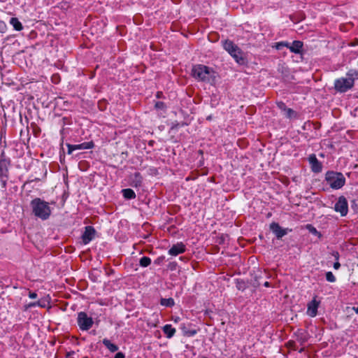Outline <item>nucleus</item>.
<instances>
[{"mask_svg": "<svg viewBox=\"0 0 358 358\" xmlns=\"http://www.w3.org/2000/svg\"><path fill=\"white\" fill-rule=\"evenodd\" d=\"M279 106H280L281 108H285V105L283 103H280L279 104Z\"/></svg>", "mask_w": 358, "mask_h": 358, "instance_id": "nucleus-42", "label": "nucleus"}, {"mask_svg": "<svg viewBox=\"0 0 358 358\" xmlns=\"http://www.w3.org/2000/svg\"><path fill=\"white\" fill-rule=\"evenodd\" d=\"M123 196L127 199H132L136 197V194L131 189H122Z\"/></svg>", "mask_w": 358, "mask_h": 358, "instance_id": "nucleus-21", "label": "nucleus"}, {"mask_svg": "<svg viewBox=\"0 0 358 358\" xmlns=\"http://www.w3.org/2000/svg\"><path fill=\"white\" fill-rule=\"evenodd\" d=\"M35 306H41V307H43V306L42 304H41L39 301L30 303L28 305V307H29V308L30 307H35Z\"/></svg>", "mask_w": 358, "mask_h": 358, "instance_id": "nucleus-31", "label": "nucleus"}, {"mask_svg": "<svg viewBox=\"0 0 358 358\" xmlns=\"http://www.w3.org/2000/svg\"><path fill=\"white\" fill-rule=\"evenodd\" d=\"M263 285L266 287H268L270 286L269 285V282L268 281H265Z\"/></svg>", "mask_w": 358, "mask_h": 358, "instance_id": "nucleus-40", "label": "nucleus"}, {"mask_svg": "<svg viewBox=\"0 0 358 358\" xmlns=\"http://www.w3.org/2000/svg\"><path fill=\"white\" fill-rule=\"evenodd\" d=\"M8 172L7 168L6 166V162L4 161L0 162V178L2 176H6Z\"/></svg>", "mask_w": 358, "mask_h": 358, "instance_id": "nucleus-26", "label": "nucleus"}, {"mask_svg": "<svg viewBox=\"0 0 358 358\" xmlns=\"http://www.w3.org/2000/svg\"><path fill=\"white\" fill-rule=\"evenodd\" d=\"M320 305V301H317L315 298H314L310 303L308 304L307 308V314L310 317H315L317 313V308Z\"/></svg>", "mask_w": 358, "mask_h": 358, "instance_id": "nucleus-10", "label": "nucleus"}, {"mask_svg": "<svg viewBox=\"0 0 358 358\" xmlns=\"http://www.w3.org/2000/svg\"><path fill=\"white\" fill-rule=\"evenodd\" d=\"M334 210L340 213L341 216H345L348 212V204L345 196H341L335 204Z\"/></svg>", "mask_w": 358, "mask_h": 358, "instance_id": "nucleus-6", "label": "nucleus"}, {"mask_svg": "<svg viewBox=\"0 0 358 358\" xmlns=\"http://www.w3.org/2000/svg\"><path fill=\"white\" fill-rule=\"evenodd\" d=\"M115 358H125V356L122 352H119L115 355Z\"/></svg>", "mask_w": 358, "mask_h": 358, "instance_id": "nucleus-35", "label": "nucleus"}, {"mask_svg": "<svg viewBox=\"0 0 358 358\" xmlns=\"http://www.w3.org/2000/svg\"><path fill=\"white\" fill-rule=\"evenodd\" d=\"M308 162L313 172L319 173L322 171V164L318 161L315 155H310L308 157Z\"/></svg>", "mask_w": 358, "mask_h": 358, "instance_id": "nucleus-9", "label": "nucleus"}, {"mask_svg": "<svg viewBox=\"0 0 358 358\" xmlns=\"http://www.w3.org/2000/svg\"><path fill=\"white\" fill-rule=\"evenodd\" d=\"M155 108L157 109H164L165 108V104L164 102L162 101H157L156 103H155Z\"/></svg>", "mask_w": 358, "mask_h": 358, "instance_id": "nucleus-30", "label": "nucleus"}, {"mask_svg": "<svg viewBox=\"0 0 358 358\" xmlns=\"http://www.w3.org/2000/svg\"><path fill=\"white\" fill-rule=\"evenodd\" d=\"M234 50H236V52L233 50V52H229L230 55L235 59L237 63L243 64L244 62L243 52L238 47L235 48Z\"/></svg>", "mask_w": 358, "mask_h": 358, "instance_id": "nucleus-13", "label": "nucleus"}, {"mask_svg": "<svg viewBox=\"0 0 358 358\" xmlns=\"http://www.w3.org/2000/svg\"><path fill=\"white\" fill-rule=\"evenodd\" d=\"M132 183L134 186H140L143 181V177L139 172H136L131 176Z\"/></svg>", "mask_w": 358, "mask_h": 358, "instance_id": "nucleus-17", "label": "nucleus"}, {"mask_svg": "<svg viewBox=\"0 0 358 358\" xmlns=\"http://www.w3.org/2000/svg\"><path fill=\"white\" fill-rule=\"evenodd\" d=\"M31 206L34 215L41 220H47L51 214L49 203L39 198L33 199L31 201Z\"/></svg>", "mask_w": 358, "mask_h": 358, "instance_id": "nucleus-2", "label": "nucleus"}, {"mask_svg": "<svg viewBox=\"0 0 358 358\" xmlns=\"http://www.w3.org/2000/svg\"><path fill=\"white\" fill-rule=\"evenodd\" d=\"M354 86V83L350 76H347L345 78L342 77L336 79L334 81V88L335 90L341 93L345 92L349 90L352 89Z\"/></svg>", "mask_w": 358, "mask_h": 358, "instance_id": "nucleus-4", "label": "nucleus"}, {"mask_svg": "<svg viewBox=\"0 0 358 358\" xmlns=\"http://www.w3.org/2000/svg\"><path fill=\"white\" fill-rule=\"evenodd\" d=\"M74 150H88L91 149L94 147V143L92 141L90 142H84L80 144L73 145Z\"/></svg>", "mask_w": 358, "mask_h": 358, "instance_id": "nucleus-15", "label": "nucleus"}, {"mask_svg": "<svg viewBox=\"0 0 358 358\" xmlns=\"http://www.w3.org/2000/svg\"><path fill=\"white\" fill-rule=\"evenodd\" d=\"M6 23L3 21L0 20V32L4 33L6 31Z\"/></svg>", "mask_w": 358, "mask_h": 358, "instance_id": "nucleus-29", "label": "nucleus"}, {"mask_svg": "<svg viewBox=\"0 0 358 358\" xmlns=\"http://www.w3.org/2000/svg\"><path fill=\"white\" fill-rule=\"evenodd\" d=\"M303 48V43L300 41H294L292 44L289 43L288 49L292 52L299 54L301 52Z\"/></svg>", "mask_w": 358, "mask_h": 358, "instance_id": "nucleus-12", "label": "nucleus"}, {"mask_svg": "<svg viewBox=\"0 0 358 358\" xmlns=\"http://www.w3.org/2000/svg\"><path fill=\"white\" fill-rule=\"evenodd\" d=\"M326 279L328 282H334L336 281V277L331 271H328L326 273Z\"/></svg>", "mask_w": 358, "mask_h": 358, "instance_id": "nucleus-27", "label": "nucleus"}, {"mask_svg": "<svg viewBox=\"0 0 358 358\" xmlns=\"http://www.w3.org/2000/svg\"><path fill=\"white\" fill-rule=\"evenodd\" d=\"M340 267H341V264H340V263L338 262V261H336V262L334 264V268L336 270H338Z\"/></svg>", "mask_w": 358, "mask_h": 358, "instance_id": "nucleus-37", "label": "nucleus"}, {"mask_svg": "<svg viewBox=\"0 0 358 358\" xmlns=\"http://www.w3.org/2000/svg\"><path fill=\"white\" fill-rule=\"evenodd\" d=\"M352 309L355 310L356 313L358 314V307H353Z\"/></svg>", "mask_w": 358, "mask_h": 358, "instance_id": "nucleus-41", "label": "nucleus"}, {"mask_svg": "<svg viewBox=\"0 0 358 358\" xmlns=\"http://www.w3.org/2000/svg\"><path fill=\"white\" fill-rule=\"evenodd\" d=\"M29 297L30 299H36L37 297V294L35 292H29Z\"/></svg>", "mask_w": 358, "mask_h": 358, "instance_id": "nucleus-34", "label": "nucleus"}, {"mask_svg": "<svg viewBox=\"0 0 358 358\" xmlns=\"http://www.w3.org/2000/svg\"><path fill=\"white\" fill-rule=\"evenodd\" d=\"M95 230L91 226L85 227V231L82 236L83 242L84 244H88L94 238Z\"/></svg>", "mask_w": 358, "mask_h": 358, "instance_id": "nucleus-8", "label": "nucleus"}, {"mask_svg": "<svg viewBox=\"0 0 358 358\" xmlns=\"http://www.w3.org/2000/svg\"><path fill=\"white\" fill-rule=\"evenodd\" d=\"M192 76L198 81L213 84L216 78V73L213 69L203 65L197 64L192 69Z\"/></svg>", "mask_w": 358, "mask_h": 358, "instance_id": "nucleus-1", "label": "nucleus"}, {"mask_svg": "<svg viewBox=\"0 0 358 358\" xmlns=\"http://www.w3.org/2000/svg\"><path fill=\"white\" fill-rule=\"evenodd\" d=\"M286 112H287V115L288 117H291L292 114L294 113L293 110H292L291 108L286 109Z\"/></svg>", "mask_w": 358, "mask_h": 358, "instance_id": "nucleus-36", "label": "nucleus"}, {"mask_svg": "<svg viewBox=\"0 0 358 358\" xmlns=\"http://www.w3.org/2000/svg\"><path fill=\"white\" fill-rule=\"evenodd\" d=\"M77 323L82 331H87L92 327L94 321L86 313L80 312L78 313Z\"/></svg>", "mask_w": 358, "mask_h": 358, "instance_id": "nucleus-5", "label": "nucleus"}, {"mask_svg": "<svg viewBox=\"0 0 358 358\" xmlns=\"http://www.w3.org/2000/svg\"><path fill=\"white\" fill-rule=\"evenodd\" d=\"M196 334V330H192V331H189L188 333H187V335L189 336H194Z\"/></svg>", "mask_w": 358, "mask_h": 358, "instance_id": "nucleus-38", "label": "nucleus"}, {"mask_svg": "<svg viewBox=\"0 0 358 358\" xmlns=\"http://www.w3.org/2000/svg\"><path fill=\"white\" fill-rule=\"evenodd\" d=\"M347 76H350L353 83H355V80L358 79V71L355 69H350L346 73Z\"/></svg>", "mask_w": 358, "mask_h": 358, "instance_id": "nucleus-25", "label": "nucleus"}, {"mask_svg": "<svg viewBox=\"0 0 358 358\" xmlns=\"http://www.w3.org/2000/svg\"><path fill=\"white\" fill-rule=\"evenodd\" d=\"M224 49L227 51L229 53L231 52L235 51V48H238V46L234 43L233 41L229 40H226L223 43Z\"/></svg>", "mask_w": 358, "mask_h": 358, "instance_id": "nucleus-18", "label": "nucleus"}, {"mask_svg": "<svg viewBox=\"0 0 358 358\" xmlns=\"http://www.w3.org/2000/svg\"><path fill=\"white\" fill-rule=\"evenodd\" d=\"M264 275H266V273L262 271H258L256 273H255L252 285L254 287H259L262 284L260 279L262 278Z\"/></svg>", "mask_w": 358, "mask_h": 358, "instance_id": "nucleus-16", "label": "nucleus"}, {"mask_svg": "<svg viewBox=\"0 0 358 358\" xmlns=\"http://www.w3.org/2000/svg\"><path fill=\"white\" fill-rule=\"evenodd\" d=\"M203 358H207V357H203Z\"/></svg>", "mask_w": 358, "mask_h": 358, "instance_id": "nucleus-43", "label": "nucleus"}, {"mask_svg": "<svg viewBox=\"0 0 358 358\" xmlns=\"http://www.w3.org/2000/svg\"><path fill=\"white\" fill-rule=\"evenodd\" d=\"M185 251V245L182 243H178L173 245L169 250V254L171 256H177Z\"/></svg>", "mask_w": 358, "mask_h": 358, "instance_id": "nucleus-11", "label": "nucleus"}, {"mask_svg": "<svg viewBox=\"0 0 358 358\" xmlns=\"http://www.w3.org/2000/svg\"><path fill=\"white\" fill-rule=\"evenodd\" d=\"M270 229L278 239L281 238L287 234V230L286 229H282L277 222H272L270 224Z\"/></svg>", "mask_w": 358, "mask_h": 358, "instance_id": "nucleus-7", "label": "nucleus"}, {"mask_svg": "<svg viewBox=\"0 0 358 358\" xmlns=\"http://www.w3.org/2000/svg\"><path fill=\"white\" fill-rule=\"evenodd\" d=\"M288 46H289V43L288 42H287V41H280V42L275 43L273 45V48H275L276 50H282L285 47L288 48Z\"/></svg>", "mask_w": 358, "mask_h": 358, "instance_id": "nucleus-24", "label": "nucleus"}, {"mask_svg": "<svg viewBox=\"0 0 358 358\" xmlns=\"http://www.w3.org/2000/svg\"><path fill=\"white\" fill-rule=\"evenodd\" d=\"M332 256L335 258V259L336 261H338L339 259V253L337 252V251H334L332 253H331Z\"/></svg>", "mask_w": 358, "mask_h": 358, "instance_id": "nucleus-33", "label": "nucleus"}, {"mask_svg": "<svg viewBox=\"0 0 358 358\" xmlns=\"http://www.w3.org/2000/svg\"><path fill=\"white\" fill-rule=\"evenodd\" d=\"M161 305L166 307H171L174 305V300L172 298L162 299Z\"/></svg>", "mask_w": 358, "mask_h": 358, "instance_id": "nucleus-23", "label": "nucleus"}, {"mask_svg": "<svg viewBox=\"0 0 358 358\" xmlns=\"http://www.w3.org/2000/svg\"><path fill=\"white\" fill-rule=\"evenodd\" d=\"M307 228L309 229L310 233L317 235L319 237H321V234L313 226L308 225Z\"/></svg>", "mask_w": 358, "mask_h": 358, "instance_id": "nucleus-28", "label": "nucleus"}, {"mask_svg": "<svg viewBox=\"0 0 358 358\" xmlns=\"http://www.w3.org/2000/svg\"><path fill=\"white\" fill-rule=\"evenodd\" d=\"M151 264V259L148 257H143L140 259L139 264L142 267H147Z\"/></svg>", "mask_w": 358, "mask_h": 358, "instance_id": "nucleus-22", "label": "nucleus"}, {"mask_svg": "<svg viewBox=\"0 0 358 358\" xmlns=\"http://www.w3.org/2000/svg\"><path fill=\"white\" fill-rule=\"evenodd\" d=\"M327 184L334 189H341L345 184V178L342 173L329 171L325 174Z\"/></svg>", "mask_w": 358, "mask_h": 358, "instance_id": "nucleus-3", "label": "nucleus"}, {"mask_svg": "<svg viewBox=\"0 0 358 358\" xmlns=\"http://www.w3.org/2000/svg\"><path fill=\"white\" fill-rule=\"evenodd\" d=\"M163 259H164V257H159V258H157V259L155 260V262L156 264H160V263L163 261Z\"/></svg>", "mask_w": 358, "mask_h": 358, "instance_id": "nucleus-39", "label": "nucleus"}, {"mask_svg": "<svg viewBox=\"0 0 358 358\" xmlns=\"http://www.w3.org/2000/svg\"><path fill=\"white\" fill-rule=\"evenodd\" d=\"M162 330L168 338H172L176 333V329L173 328L171 324L164 325L162 328Z\"/></svg>", "mask_w": 358, "mask_h": 358, "instance_id": "nucleus-14", "label": "nucleus"}, {"mask_svg": "<svg viewBox=\"0 0 358 358\" xmlns=\"http://www.w3.org/2000/svg\"><path fill=\"white\" fill-rule=\"evenodd\" d=\"M10 24L13 27L14 29L16 31H21L23 29V26L22 23L19 21L17 17H12L10 20Z\"/></svg>", "mask_w": 358, "mask_h": 358, "instance_id": "nucleus-20", "label": "nucleus"}, {"mask_svg": "<svg viewBox=\"0 0 358 358\" xmlns=\"http://www.w3.org/2000/svg\"><path fill=\"white\" fill-rule=\"evenodd\" d=\"M102 342L110 352H115L117 351L118 347L115 344L112 343L108 339L104 338Z\"/></svg>", "mask_w": 358, "mask_h": 358, "instance_id": "nucleus-19", "label": "nucleus"}, {"mask_svg": "<svg viewBox=\"0 0 358 358\" xmlns=\"http://www.w3.org/2000/svg\"><path fill=\"white\" fill-rule=\"evenodd\" d=\"M66 146L68 147V152L67 153L69 155H71L72 154V152L74 151V148L73 147V145H71V144H66Z\"/></svg>", "mask_w": 358, "mask_h": 358, "instance_id": "nucleus-32", "label": "nucleus"}]
</instances>
